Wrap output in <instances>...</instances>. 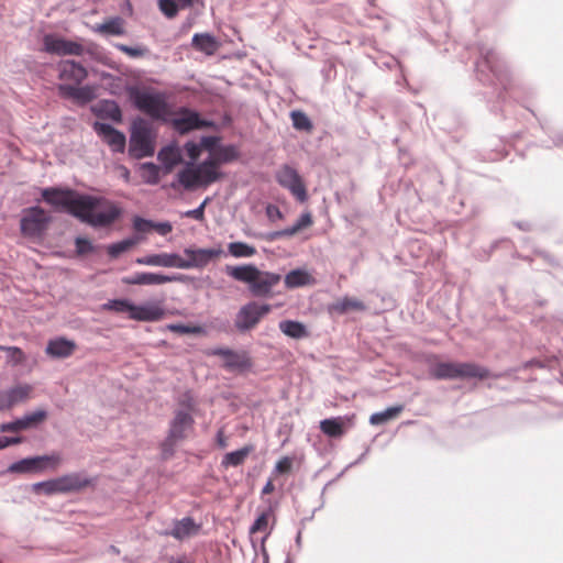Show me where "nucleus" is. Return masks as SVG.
<instances>
[{
	"instance_id": "f257e3e1",
	"label": "nucleus",
	"mask_w": 563,
	"mask_h": 563,
	"mask_svg": "<svg viewBox=\"0 0 563 563\" xmlns=\"http://www.w3.org/2000/svg\"><path fill=\"white\" fill-rule=\"evenodd\" d=\"M122 208L107 200L104 197L87 194H75L66 213L89 224L92 228H106L114 223L122 216Z\"/></svg>"
},
{
	"instance_id": "f03ea898",
	"label": "nucleus",
	"mask_w": 563,
	"mask_h": 563,
	"mask_svg": "<svg viewBox=\"0 0 563 563\" xmlns=\"http://www.w3.org/2000/svg\"><path fill=\"white\" fill-rule=\"evenodd\" d=\"M476 49L479 54L475 62L476 78L483 85L493 86L498 99H503V92L498 90V86L507 90L510 85V75L505 62L490 47L478 45Z\"/></svg>"
},
{
	"instance_id": "7ed1b4c3",
	"label": "nucleus",
	"mask_w": 563,
	"mask_h": 563,
	"mask_svg": "<svg viewBox=\"0 0 563 563\" xmlns=\"http://www.w3.org/2000/svg\"><path fill=\"white\" fill-rule=\"evenodd\" d=\"M432 378L441 379H465V378H499L500 374H493L487 367L474 362H438L429 367Z\"/></svg>"
},
{
	"instance_id": "20e7f679",
	"label": "nucleus",
	"mask_w": 563,
	"mask_h": 563,
	"mask_svg": "<svg viewBox=\"0 0 563 563\" xmlns=\"http://www.w3.org/2000/svg\"><path fill=\"white\" fill-rule=\"evenodd\" d=\"M128 93L133 106L154 120L168 121V103L163 92L140 89L135 86L128 87Z\"/></svg>"
},
{
	"instance_id": "39448f33",
	"label": "nucleus",
	"mask_w": 563,
	"mask_h": 563,
	"mask_svg": "<svg viewBox=\"0 0 563 563\" xmlns=\"http://www.w3.org/2000/svg\"><path fill=\"white\" fill-rule=\"evenodd\" d=\"M209 161L197 162L189 158L185 162L176 178L170 183V188L178 189L183 187L187 191L198 188H207L209 186L208 178L210 176Z\"/></svg>"
},
{
	"instance_id": "423d86ee",
	"label": "nucleus",
	"mask_w": 563,
	"mask_h": 563,
	"mask_svg": "<svg viewBox=\"0 0 563 563\" xmlns=\"http://www.w3.org/2000/svg\"><path fill=\"white\" fill-rule=\"evenodd\" d=\"M52 218L40 206L24 208L21 212V234L30 239L42 238L51 223Z\"/></svg>"
},
{
	"instance_id": "0eeeda50",
	"label": "nucleus",
	"mask_w": 563,
	"mask_h": 563,
	"mask_svg": "<svg viewBox=\"0 0 563 563\" xmlns=\"http://www.w3.org/2000/svg\"><path fill=\"white\" fill-rule=\"evenodd\" d=\"M167 122H169L173 129L179 134H187L205 128H217L214 121L202 118L197 110L186 106L178 107L174 117L172 119L168 118Z\"/></svg>"
},
{
	"instance_id": "6e6552de",
	"label": "nucleus",
	"mask_w": 563,
	"mask_h": 563,
	"mask_svg": "<svg viewBox=\"0 0 563 563\" xmlns=\"http://www.w3.org/2000/svg\"><path fill=\"white\" fill-rule=\"evenodd\" d=\"M154 143L148 122L139 118L134 120L130 136V155L135 158L148 157L154 154Z\"/></svg>"
},
{
	"instance_id": "1a4fd4ad",
	"label": "nucleus",
	"mask_w": 563,
	"mask_h": 563,
	"mask_svg": "<svg viewBox=\"0 0 563 563\" xmlns=\"http://www.w3.org/2000/svg\"><path fill=\"white\" fill-rule=\"evenodd\" d=\"M269 303L249 301L241 306L234 318V327L238 332L246 333L253 330L261 320L271 312Z\"/></svg>"
},
{
	"instance_id": "9d476101",
	"label": "nucleus",
	"mask_w": 563,
	"mask_h": 563,
	"mask_svg": "<svg viewBox=\"0 0 563 563\" xmlns=\"http://www.w3.org/2000/svg\"><path fill=\"white\" fill-rule=\"evenodd\" d=\"M184 254L187 258H183L179 255L178 268L191 269V268H203L211 263L214 257L223 254V250L219 247L211 249H191L186 247Z\"/></svg>"
},
{
	"instance_id": "9b49d317",
	"label": "nucleus",
	"mask_w": 563,
	"mask_h": 563,
	"mask_svg": "<svg viewBox=\"0 0 563 563\" xmlns=\"http://www.w3.org/2000/svg\"><path fill=\"white\" fill-rule=\"evenodd\" d=\"M60 457L59 455H38V456H29L21 459L16 462H13L7 468V473L11 474H29V473H40L45 471L48 467V463L52 462L51 467L53 468L58 462Z\"/></svg>"
},
{
	"instance_id": "f8f14e48",
	"label": "nucleus",
	"mask_w": 563,
	"mask_h": 563,
	"mask_svg": "<svg viewBox=\"0 0 563 563\" xmlns=\"http://www.w3.org/2000/svg\"><path fill=\"white\" fill-rule=\"evenodd\" d=\"M276 180L283 188L289 190L299 202H306L308 200L306 186L294 167L284 165L276 173Z\"/></svg>"
},
{
	"instance_id": "ddd939ff",
	"label": "nucleus",
	"mask_w": 563,
	"mask_h": 563,
	"mask_svg": "<svg viewBox=\"0 0 563 563\" xmlns=\"http://www.w3.org/2000/svg\"><path fill=\"white\" fill-rule=\"evenodd\" d=\"M44 51L57 56H82L85 48L81 43L64 38L55 34H45L43 37Z\"/></svg>"
},
{
	"instance_id": "4468645a",
	"label": "nucleus",
	"mask_w": 563,
	"mask_h": 563,
	"mask_svg": "<svg viewBox=\"0 0 563 563\" xmlns=\"http://www.w3.org/2000/svg\"><path fill=\"white\" fill-rule=\"evenodd\" d=\"M282 280V275L275 272L261 271L255 274L254 280L249 286L250 294L255 298L273 297V288Z\"/></svg>"
},
{
	"instance_id": "2eb2a0df",
	"label": "nucleus",
	"mask_w": 563,
	"mask_h": 563,
	"mask_svg": "<svg viewBox=\"0 0 563 563\" xmlns=\"http://www.w3.org/2000/svg\"><path fill=\"white\" fill-rule=\"evenodd\" d=\"M47 411L38 408L34 411L26 412L24 416L16 418L13 421L3 422L0 424L1 432H19L22 430L36 428L47 418Z\"/></svg>"
},
{
	"instance_id": "dca6fc26",
	"label": "nucleus",
	"mask_w": 563,
	"mask_h": 563,
	"mask_svg": "<svg viewBox=\"0 0 563 563\" xmlns=\"http://www.w3.org/2000/svg\"><path fill=\"white\" fill-rule=\"evenodd\" d=\"M93 131L102 137L114 153H123L125 150V134L110 123L96 121L92 124Z\"/></svg>"
},
{
	"instance_id": "f3484780",
	"label": "nucleus",
	"mask_w": 563,
	"mask_h": 563,
	"mask_svg": "<svg viewBox=\"0 0 563 563\" xmlns=\"http://www.w3.org/2000/svg\"><path fill=\"white\" fill-rule=\"evenodd\" d=\"M74 194L75 190L69 188L46 187L42 189L41 197L54 210L66 212Z\"/></svg>"
},
{
	"instance_id": "a211bd4d",
	"label": "nucleus",
	"mask_w": 563,
	"mask_h": 563,
	"mask_svg": "<svg viewBox=\"0 0 563 563\" xmlns=\"http://www.w3.org/2000/svg\"><path fill=\"white\" fill-rule=\"evenodd\" d=\"M58 95L64 99H71L78 106H86L96 99L97 95L93 87L89 85L78 86L69 84H59L57 86Z\"/></svg>"
},
{
	"instance_id": "6ab92c4d",
	"label": "nucleus",
	"mask_w": 563,
	"mask_h": 563,
	"mask_svg": "<svg viewBox=\"0 0 563 563\" xmlns=\"http://www.w3.org/2000/svg\"><path fill=\"white\" fill-rule=\"evenodd\" d=\"M58 78L63 81H70L80 85L88 77L86 67L73 59H62L57 63Z\"/></svg>"
},
{
	"instance_id": "aec40b11",
	"label": "nucleus",
	"mask_w": 563,
	"mask_h": 563,
	"mask_svg": "<svg viewBox=\"0 0 563 563\" xmlns=\"http://www.w3.org/2000/svg\"><path fill=\"white\" fill-rule=\"evenodd\" d=\"M62 494L76 493L85 487L93 486L97 478L89 477L85 472H74L58 477Z\"/></svg>"
},
{
	"instance_id": "412c9836",
	"label": "nucleus",
	"mask_w": 563,
	"mask_h": 563,
	"mask_svg": "<svg viewBox=\"0 0 563 563\" xmlns=\"http://www.w3.org/2000/svg\"><path fill=\"white\" fill-rule=\"evenodd\" d=\"M180 280L179 276L165 275L162 273L141 272L130 276H124L122 283L124 285H163L166 283Z\"/></svg>"
},
{
	"instance_id": "4be33fe9",
	"label": "nucleus",
	"mask_w": 563,
	"mask_h": 563,
	"mask_svg": "<svg viewBox=\"0 0 563 563\" xmlns=\"http://www.w3.org/2000/svg\"><path fill=\"white\" fill-rule=\"evenodd\" d=\"M195 419L192 415L186 410L178 409L174 412L173 419L169 421L167 434L176 440H184L186 431L192 429Z\"/></svg>"
},
{
	"instance_id": "5701e85b",
	"label": "nucleus",
	"mask_w": 563,
	"mask_h": 563,
	"mask_svg": "<svg viewBox=\"0 0 563 563\" xmlns=\"http://www.w3.org/2000/svg\"><path fill=\"white\" fill-rule=\"evenodd\" d=\"M164 314V309L157 305H135L133 302L130 319L142 322H155L159 321Z\"/></svg>"
},
{
	"instance_id": "b1692460",
	"label": "nucleus",
	"mask_w": 563,
	"mask_h": 563,
	"mask_svg": "<svg viewBox=\"0 0 563 563\" xmlns=\"http://www.w3.org/2000/svg\"><path fill=\"white\" fill-rule=\"evenodd\" d=\"M75 341L66 339L64 336L51 339L45 347L46 354L53 358L69 357L75 352Z\"/></svg>"
},
{
	"instance_id": "393cba45",
	"label": "nucleus",
	"mask_w": 563,
	"mask_h": 563,
	"mask_svg": "<svg viewBox=\"0 0 563 563\" xmlns=\"http://www.w3.org/2000/svg\"><path fill=\"white\" fill-rule=\"evenodd\" d=\"M199 530L200 525H197L192 517H184L180 520H175L173 522V528L165 531L164 534L181 541L192 534H196Z\"/></svg>"
},
{
	"instance_id": "a878e982",
	"label": "nucleus",
	"mask_w": 563,
	"mask_h": 563,
	"mask_svg": "<svg viewBox=\"0 0 563 563\" xmlns=\"http://www.w3.org/2000/svg\"><path fill=\"white\" fill-rule=\"evenodd\" d=\"M350 424L349 417L338 416L321 420L320 430L330 438H340L346 432Z\"/></svg>"
},
{
	"instance_id": "bb28decb",
	"label": "nucleus",
	"mask_w": 563,
	"mask_h": 563,
	"mask_svg": "<svg viewBox=\"0 0 563 563\" xmlns=\"http://www.w3.org/2000/svg\"><path fill=\"white\" fill-rule=\"evenodd\" d=\"M178 260L179 255L177 253H158L137 257L135 263L139 265L178 268Z\"/></svg>"
},
{
	"instance_id": "cd10ccee",
	"label": "nucleus",
	"mask_w": 563,
	"mask_h": 563,
	"mask_svg": "<svg viewBox=\"0 0 563 563\" xmlns=\"http://www.w3.org/2000/svg\"><path fill=\"white\" fill-rule=\"evenodd\" d=\"M92 113L102 119H110L113 122L122 121V112L115 100L102 99L91 107Z\"/></svg>"
},
{
	"instance_id": "c85d7f7f",
	"label": "nucleus",
	"mask_w": 563,
	"mask_h": 563,
	"mask_svg": "<svg viewBox=\"0 0 563 563\" xmlns=\"http://www.w3.org/2000/svg\"><path fill=\"white\" fill-rule=\"evenodd\" d=\"M164 172L170 173L173 168L183 163L181 150L175 144L164 146L157 154Z\"/></svg>"
},
{
	"instance_id": "c756f323",
	"label": "nucleus",
	"mask_w": 563,
	"mask_h": 563,
	"mask_svg": "<svg viewBox=\"0 0 563 563\" xmlns=\"http://www.w3.org/2000/svg\"><path fill=\"white\" fill-rule=\"evenodd\" d=\"M224 272L233 279L247 284V287L254 280L255 274H258V267L254 264L227 265Z\"/></svg>"
},
{
	"instance_id": "7c9ffc66",
	"label": "nucleus",
	"mask_w": 563,
	"mask_h": 563,
	"mask_svg": "<svg viewBox=\"0 0 563 563\" xmlns=\"http://www.w3.org/2000/svg\"><path fill=\"white\" fill-rule=\"evenodd\" d=\"M191 45L198 52L206 55H213L219 47V42L216 36L210 33H195L191 38Z\"/></svg>"
},
{
	"instance_id": "2f4dec72",
	"label": "nucleus",
	"mask_w": 563,
	"mask_h": 563,
	"mask_svg": "<svg viewBox=\"0 0 563 563\" xmlns=\"http://www.w3.org/2000/svg\"><path fill=\"white\" fill-rule=\"evenodd\" d=\"M351 310L364 311L366 310V306L363 301L349 296H345L329 306V312L335 314H344Z\"/></svg>"
},
{
	"instance_id": "473e14b6",
	"label": "nucleus",
	"mask_w": 563,
	"mask_h": 563,
	"mask_svg": "<svg viewBox=\"0 0 563 563\" xmlns=\"http://www.w3.org/2000/svg\"><path fill=\"white\" fill-rule=\"evenodd\" d=\"M253 450V445H245L239 450L229 452L223 455L220 466L225 470L229 467H238L245 462Z\"/></svg>"
},
{
	"instance_id": "72a5a7b5",
	"label": "nucleus",
	"mask_w": 563,
	"mask_h": 563,
	"mask_svg": "<svg viewBox=\"0 0 563 563\" xmlns=\"http://www.w3.org/2000/svg\"><path fill=\"white\" fill-rule=\"evenodd\" d=\"M224 367L229 371L246 372L252 367V361L246 352H236L232 350L231 354L224 361Z\"/></svg>"
},
{
	"instance_id": "f704fd0d",
	"label": "nucleus",
	"mask_w": 563,
	"mask_h": 563,
	"mask_svg": "<svg viewBox=\"0 0 563 563\" xmlns=\"http://www.w3.org/2000/svg\"><path fill=\"white\" fill-rule=\"evenodd\" d=\"M279 330L287 336L296 340L305 339L309 335L307 327L296 320H282L278 324Z\"/></svg>"
},
{
	"instance_id": "c9c22d12",
	"label": "nucleus",
	"mask_w": 563,
	"mask_h": 563,
	"mask_svg": "<svg viewBox=\"0 0 563 563\" xmlns=\"http://www.w3.org/2000/svg\"><path fill=\"white\" fill-rule=\"evenodd\" d=\"M311 280L312 277L310 276V274L302 268L291 269L289 273L286 274L284 279L285 286L288 289H294L309 285Z\"/></svg>"
},
{
	"instance_id": "e433bc0d",
	"label": "nucleus",
	"mask_w": 563,
	"mask_h": 563,
	"mask_svg": "<svg viewBox=\"0 0 563 563\" xmlns=\"http://www.w3.org/2000/svg\"><path fill=\"white\" fill-rule=\"evenodd\" d=\"M123 25L124 21L121 16H113L108 21L97 25L95 31L106 35L121 36L125 34V29Z\"/></svg>"
},
{
	"instance_id": "4c0bfd02",
	"label": "nucleus",
	"mask_w": 563,
	"mask_h": 563,
	"mask_svg": "<svg viewBox=\"0 0 563 563\" xmlns=\"http://www.w3.org/2000/svg\"><path fill=\"white\" fill-rule=\"evenodd\" d=\"M32 387L29 384L16 385L5 390L10 408L29 399Z\"/></svg>"
},
{
	"instance_id": "58836bf2",
	"label": "nucleus",
	"mask_w": 563,
	"mask_h": 563,
	"mask_svg": "<svg viewBox=\"0 0 563 563\" xmlns=\"http://www.w3.org/2000/svg\"><path fill=\"white\" fill-rule=\"evenodd\" d=\"M143 239L142 235H133L108 245L107 251L111 258H117L121 253L126 252Z\"/></svg>"
},
{
	"instance_id": "ea45409f",
	"label": "nucleus",
	"mask_w": 563,
	"mask_h": 563,
	"mask_svg": "<svg viewBox=\"0 0 563 563\" xmlns=\"http://www.w3.org/2000/svg\"><path fill=\"white\" fill-rule=\"evenodd\" d=\"M404 405H396L383 411L374 412L369 418V423L372 426L385 424L389 420L396 418L404 410Z\"/></svg>"
},
{
	"instance_id": "a19ab883",
	"label": "nucleus",
	"mask_w": 563,
	"mask_h": 563,
	"mask_svg": "<svg viewBox=\"0 0 563 563\" xmlns=\"http://www.w3.org/2000/svg\"><path fill=\"white\" fill-rule=\"evenodd\" d=\"M141 177L147 185H157L161 180V168L153 162H146L141 165Z\"/></svg>"
},
{
	"instance_id": "79ce46f5",
	"label": "nucleus",
	"mask_w": 563,
	"mask_h": 563,
	"mask_svg": "<svg viewBox=\"0 0 563 563\" xmlns=\"http://www.w3.org/2000/svg\"><path fill=\"white\" fill-rule=\"evenodd\" d=\"M228 251L235 258L252 257L256 254L254 246L241 241L229 243Z\"/></svg>"
},
{
	"instance_id": "37998d69",
	"label": "nucleus",
	"mask_w": 563,
	"mask_h": 563,
	"mask_svg": "<svg viewBox=\"0 0 563 563\" xmlns=\"http://www.w3.org/2000/svg\"><path fill=\"white\" fill-rule=\"evenodd\" d=\"M203 161H209V164H210V167H209L210 176L208 178L209 186L223 178L224 174L219 168L224 163L222 161H220L218 151L210 153L209 156L207 158H205Z\"/></svg>"
},
{
	"instance_id": "c03bdc74",
	"label": "nucleus",
	"mask_w": 563,
	"mask_h": 563,
	"mask_svg": "<svg viewBox=\"0 0 563 563\" xmlns=\"http://www.w3.org/2000/svg\"><path fill=\"white\" fill-rule=\"evenodd\" d=\"M133 302L126 298H115L110 299L106 303L102 305L103 310L113 311L118 313H128L131 316Z\"/></svg>"
},
{
	"instance_id": "a18cd8bd",
	"label": "nucleus",
	"mask_w": 563,
	"mask_h": 563,
	"mask_svg": "<svg viewBox=\"0 0 563 563\" xmlns=\"http://www.w3.org/2000/svg\"><path fill=\"white\" fill-rule=\"evenodd\" d=\"M32 490L36 494H44L46 496L62 494L58 477L54 479L34 483L32 484Z\"/></svg>"
},
{
	"instance_id": "49530a36",
	"label": "nucleus",
	"mask_w": 563,
	"mask_h": 563,
	"mask_svg": "<svg viewBox=\"0 0 563 563\" xmlns=\"http://www.w3.org/2000/svg\"><path fill=\"white\" fill-rule=\"evenodd\" d=\"M292 126L299 131L310 132L313 129V124L309 117L300 110H292L290 112Z\"/></svg>"
},
{
	"instance_id": "de8ad7c7",
	"label": "nucleus",
	"mask_w": 563,
	"mask_h": 563,
	"mask_svg": "<svg viewBox=\"0 0 563 563\" xmlns=\"http://www.w3.org/2000/svg\"><path fill=\"white\" fill-rule=\"evenodd\" d=\"M218 154L220 156V161H222L224 164L232 163L240 157V151L236 145L234 144H220L217 148Z\"/></svg>"
},
{
	"instance_id": "09e8293b",
	"label": "nucleus",
	"mask_w": 563,
	"mask_h": 563,
	"mask_svg": "<svg viewBox=\"0 0 563 563\" xmlns=\"http://www.w3.org/2000/svg\"><path fill=\"white\" fill-rule=\"evenodd\" d=\"M167 330L179 334H205L206 330L201 325H190L184 323H170L167 324Z\"/></svg>"
},
{
	"instance_id": "8fccbe9b",
	"label": "nucleus",
	"mask_w": 563,
	"mask_h": 563,
	"mask_svg": "<svg viewBox=\"0 0 563 563\" xmlns=\"http://www.w3.org/2000/svg\"><path fill=\"white\" fill-rule=\"evenodd\" d=\"M1 350L7 353L8 362L12 365H20L26 361L25 353L18 346H1Z\"/></svg>"
},
{
	"instance_id": "3c124183",
	"label": "nucleus",
	"mask_w": 563,
	"mask_h": 563,
	"mask_svg": "<svg viewBox=\"0 0 563 563\" xmlns=\"http://www.w3.org/2000/svg\"><path fill=\"white\" fill-rule=\"evenodd\" d=\"M272 514V509L268 508L265 511L261 512L254 522L251 525L249 532L250 534H254L256 532L266 531L268 525V518Z\"/></svg>"
},
{
	"instance_id": "603ef678",
	"label": "nucleus",
	"mask_w": 563,
	"mask_h": 563,
	"mask_svg": "<svg viewBox=\"0 0 563 563\" xmlns=\"http://www.w3.org/2000/svg\"><path fill=\"white\" fill-rule=\"evenodd\" d=\"M132 225L134 231L136 232L135 235H140L148 233L151 230H153L154 221L151 219L142 218L141 216H134L132 219Z\"/></svg>"
},
{
	"instance_id": "864d4df0",
	"label": "nucleus",
	"mask_w": 563,
	"mask_h": 563,
	"mask_svg": "<svg viewBox=\"0 0 563 563\" xmlns=\"http://www.w3.org/2000/svg\"><path fill=\"white\" fill-rule=\"evenodd\" d=\"M75 247L76 253L79 256L93 253L97 250V246L87 238L85 236H77L75 239Z\"/></svg>"
},
{
	"instance_id": "5fc2aeb1",
	"label": "nucleus",
	"mask_w": 563,
	"mask_h": 563,
	"mask_svg": "<svg viewBox=\"0 0 563 563\" xmlns=\"http://www.w3.org/2000/svg\"><path fill=\"white\" fill-rule=\"evenodd\" d=\"M159 10L168 19L175 18L179 11L180 4L176 0H159Z\"/></svg>"
},
{
	"instance_id": "6e6d98bb",
	"label": "nucleus",
	"mask_w": 563,
	"mask_h": 563,
	"mask_svg": "<svg viewBox=\"0 0 563 563\" xmlns=\"http://www.w3.org/2000/svg\"><path fill=\"white\" fill-rule=\"evenodd\" d=\"M113 46L118 51H120L133 58L142 57L148 52V49L143 46H129V45L120 44V43H117Z\"/></svg>"
},
{
	"instance_id": "4d7b16f0",
	"label": "nucleus",
	"mask_w": 563,
	"mask_h": 563,
	"mask_svg": "<svg viewBox=\"0 0 563 563\" xmlns=\"http://www.w3.org/2000/svg\"><path fill=\"white\" fill-rule=\"evenodd\" d=\"M210 201H211V198L210 197H206L197 208L185 211L183 213V217L191 218V219H195L197 221H203L205 220V209H206V206Z\"/></svg>"
},
{
	"instance_id": "13d9d810",
	"label": "nucleus",
	"mask_w": 563,
	"mask_h": 563,
	"mask_svg": "<svg viewBox=\"0 0 563 563\" xmlns=\"http://www.w3.org/2000/svg\"><path fill=\"white\" fill-rule=\"evenodd\" d=\"M177 442H179V440L170 438V435L167 434V437L164 439V441L161 444L162 457L164 460H167L174 455L175 446H176Z\"/></svg>"
},
{
	"instance_id": "bf43d9fd",
	"label": "nucleus",
	"mask_w": 563,
	"mask_h": 563,
	"mask_svg": "<svg viewBox=\"0 0 563 563\" xmlns=\"http://www.w3.org/2000/svg\"><path fill=\"white\" fill-rule=\"evenodd\" d=\"M200 146L210 153L216 152L218 146H220V137L219 136H201L200 137Z\"/></svg>"
},
{
	"instance_id": "052dcab7",
	"label": "nucleus",
	"mask_w": 563,
	"mask_h": 563,
	"mask_svg": "<svg viewBox=\"0 0 563 563\" xmlns=\"http://www.w3.org/2000/svg\"><path fill=\"white\" fill-rule=\"evenodd\" d=\"M184 150L186 151V154L189 158H191L192 161H198L200 154H201V146H200V142H195V141H187L185 144H184Z\"/></svg>"
},
{
	"instance_id": "680f3d73",
	"label": "nucleus",
	"mask_w": 563,
	"mask_h": 563,
	"mask_svg": "<svg viewBox=\"0 0 563 563\" xmlns=\"http://www.w3.org/2000/svg\"><path fill=\"white\" fill-rule=\"evenodd\" d=\"M292 461L294 459L290 456H284L282 457L276 464L273 470V474H285L290 472L292 467Z\"/></svg>"
},
{
	"instance_id": "e2e57ef3",
	"label": "nucleus",
	"mask_w": 563,
	"mask_h": 563,
	"mask_svg": "<svg viewBox=\"0 0 563 563\" xmlns=\"http://www.w3.org/2000/svg\"><path fill=\"white\" fill-rule=\"evenodd\" d=\"M377 66L383 69H394L398 67L402 73V68L399 60L394 56H388L382 59L379 63H377Z\"/></svg>"
},
{
	"instance_id": "0e129e2a",
	"label": "nucleus",
	"mask_w": 563,
	"mask_h": 563,
	"mask_svg": "<svg viewBox=\"0 0 563 563\" xmlns=\"http://www.w3.org/2000/svg\"><path fill=\"white\" fill-rule=\"evenodd\" d=\"M266 216L271 221H276L283 219L284 214L280 209L275 205H267L266 207Z\"/></svg>"
},
{
	"instance_id": "69168bd1",
	"label": "nucleus",
	"mask_w": 563,
	"mask_h": 563,
	"mask_svg": "<svg viewBox=\"0 0 563 563\" xmlns=\"http://www.w3.org/2000/svg\"><path fill=\"white\" fill-rule=\"evenodd\" d=\"M153 230H156L159 235L166 236L167 234H169L172 232L173 225L168 221H163V222H155L154 221V229Z\"/></svg>"
},
{
	"instance_id": "338daca9",
	"label": "nucleus",
	"mask_w": 563,
	"mask_h": 563,
	"mask_svg": "<svg viewBox=\"0 0 563 563\" xmlns=\"http://www.w3.org/2000/svg\"><path fill=\"white\" fill-rule=\"evenodd\" d=\"M22 437H0V450L5 449L10 445H15L22 443Z\"/></svg>"
},
{
	"instance_id": "774afa93",
	"label": "nucleus",
	"mask_w": 563,
	"mask_h": 563,
	"mask_svg": "<svg viewBox=\"0 0 563 563\" xmlns=\"http://www.w3.org/2000/svg\"><path fill=\"white\" fill-rule=\"evenodd\" d=\"M312 224V217L310 212H303L299 219L295 222L296 228L300 231L301 229Z\"/></svg>"
}]
</instances>
